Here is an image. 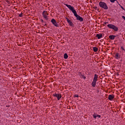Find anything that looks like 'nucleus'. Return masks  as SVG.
<instances>
[{
    "label": "nucleus",
    "mask_w": 125,
    "mask_h": 125,
    "mask_svg": "<svg viewBox=\"0 0 125 125\" xmlns=\"http://www.w3.org/2000/svg\"><path fill=\"white\" fill-rule=\"evenodd\" d=\"M5 1L8 4H10V1L9 0H6Z\"/></svg>",
    "instance_id": "6ab92c4d"
},
{
    "label": "nucleus",
    "mask_w": 125,
    "mask_h": 125,
    "mask_svg": "<svg viewBox=\"0 0 125 125\" xmlns=\"http://www.w3.org/2000/svg\"><path fill=\"white\" fill-rule=\"evenodd\" d=\"M23 13H21V14H19V17H22Z\"/></svg>",
    "instance_id": "412c9836"
},
{
    "label": "nucleus",
    "mask_w": 125,
    "mask_h": 125,
    "mask_svg": "<svg viewBox=\"0 0 125 125\" xmlns=\"http://www.w3.org/2000/svg\"><path fill=\"white\" fill-rule=\"evenodd\" d=\"M119 4V5H120L121 8H122V9H123V10H125V8H124V7H123V6L121 5V4Z\"/></svg>",
    "instance_id": "aec40b11"
},
{
    "label": "nucleus",
    "mask_w": 125,
    "mask_h": 125,
    "mask_svg": "<svg viewBox=\"0 0 125 125\" xmlns=\"http://www.w3.org/2000/svg\"><path fill=\"white\" fill-rule=\"evenodd\" d=\"M51 22L55 27H59V25H58V23H57V22H56V20H55V19H52L51 20Z\"/></svg>",
    "instance_id": "6e6552de"
},
{
    "label": "nucleus",
    "mask_w": 125,
    "mask_h": 125,
    "mask_svg": "<svg viewBox=\"0 0 125 125\" xmlns=\"http://www.w3.org/2000/svg\"><path fill=\"white\" fill-rule=\"evenodd\" d=\"M65 19L66 20V21L70 27H72V28H74V27H75V24H74V23H73L72 20H70L67 17L65 18Z\"/></svg>",
    "instance_id": "20e7f679"
},
{
    "label": "nucleus",
    "mask_w": 125,
    "mask_h": 125,
    "mask_svg": "<svg viewBox=\"0 0 125 125\" xmlns=\"http://www.w3.org/2000/svg\"><path fill=\"white\" fill-rule=\"evenodd\" d=\"M68 54L67 53H65L63 55V58L64 59H68Z\"/></svg>",
    "instance_id": "f3484780"
},
{
    "label": "nucleus",
    "mask_w": 125,
    "mask_h": 125,
    "mask_svg": "<svg viewBox=\"0 0 125 125\" xmlns=\"http://www.w3.org/2000/svg\"><path fill=\"white\" fill-rule=\"evenodd\" d=\"M79 75L81 76V75H83V73H82V72H79Z\"/></svg>",
    "instance_id": "473e14b6"
},
{
    "label": "nucleus",
    "mask_w": 125,
    "mask_h": 125,
    "mask_svg": "<svg viewBox=\"0 0 125 125\" xmlns=\"http://www.w3.org/2000/svg\"><path fill=\"white\" fill-rule=\"evenodd\" d=\"M106 22H104L103 25V26H105V25H106Z\"/></svg>",
    "instance_id": "7c9ffc66"
},
{
    "label": "nucleus",
    "mask_w": 125,
    "mask_h": 125,
    "mask_svg": "<svg viewBox=\"0 0 125 125\" xmlns=\"http://www.w3.org/2000/svg\"><path fill=\"white\" fill-rule=\"evenodd\" d=\"M53 96L54 97H56L58 100H59L60 99H61V98H62V94L61 93L57 94L56 93H55L54 94H53Z\"/></svg>",
    "instance_id": "423d86ee"
},
{
    "label": "nucleus",
    "mask_w": 125,
    "mask_h": 125,
    "mask_svg": "<svg viewBox=\"0 0 125 125\" xmlns=\"http://www.w3.org/2000/svg\"><path fill=\"white\" fill-rule=\"evenodd\" d=\"M93 8H94V9H95V10H96L97 8H98L97 6H93Z\"/></svg>",
    "instance_id": "b1692460"
},
{
    "label": "nucleus",
    "mask_w": 125,
    "mask_h": 125,
    "mask_svg": "<svg viewBox=\"0 0 125 125\" xmlns=\"http://www.w3.org/2000/svg\"><path fill=\"white\" fill-rule=\"evenodd\" d=\"M106 24H108L109 23V22H105Z\"/></svg>",
    "instance_id": "f704fd0d"
},
{
    "label": "nucleus",
    "mask_w": 125,
    "mask_h": 125,
    "mask_svg": "<svg viewBox=\"0 0 125 125\" xmlns=\"http://www.w3.org/2000/svg\"><path fill=\"white\" fill-rule=\"evenodd\" d=\"M114 98H115V95L110 94L108 95V100H110V101L114 100Z\"/></svg>",
    "instance_id": "1a4fd4ad"
},
{
    "label": "nucleus",
    "mask_w": 125,
    "mask_h": 125,
    "mask_svg": "<svg viewBox=\"0 0 125 125\" xmlns=\"http://www.w3.org/2000/svg\"><path fill=\"white\" fill-rule=\"evenodd\" d=\"M122 102H123V103H125V99L122 100Z\"/></svg>",
    "instance_id": "cd10ccee"
},
{
    "label": "nucleus",
    "mask_w": 125,
    "mask_h": 125,
    "mask_svg": "<svg viewBox=\"0 0 125 125\" xmlns=\"http://www.w3.org/2000/svg\"><path fill=\"white\" fill-rule=\"evenodd\" d=\"M74 97H77V98H79V95L75 94L74 95Z\"/></svg>",
    "instance_id": "4be33fe9"
},
{
    "label": "nucleus",
    "mask_w": 125,
    "mask_h": 125,
    "mask_svg": "<svg viewBox=\"0 0 125 125\" xmlns=\"http://www.w3.org/2000/svg\"><path fill=\"white\" fill-rule=\"evenodd\" d=\"M93 79L95 81H97H97H98V75L96 74H95Z\"/></svg>",
    "instance_id": "4468645a"
},
{
    "label": "nucleus",
    "mask_w": 125,
    "mask_h": 125,
    "mask_svg": "<svg viewBox=\"0 0 125 125\" xmlns=\"http://www.w3.org/2000/svg\"><path fill=\"white\" fill-rule=\"evenodd\" d=\"M97 82V81L95 80L94 79H93V82H92V86L93 87H95V86H96V82Z\"/></svg>",
    "instance_id": "f8f14e48"
},
{
    "label": "nucleus",
    "mask_w": 125,
    "mask_h": 125,
    "mask_svg": "<svg viewBox=\"0 0 125 125\" xmlns=\"http://www.w3.org/2000/svg\"><path fill=\"white\" fill-rule=\"evenodd\" d=\"M104 36H105V34L102 33L96 34V37L97 38L98 40H100V39H102V37H104Z\"/></svg>",
    "instance_id": "0eeeda50"
},
{
    "label": "nucleus",
    "mask_w": 125,
    "mask_h": 125,
    "mask_svg": "<svg viewBox=\"0 0 125 125\" xmlns=\"http://www.w3.org/2000/svg\"><path fill=\"white\" fill-rule=\"evenodd\" d=\"M99 78H100V79H101V80H102V79H103V76L101 75V76H100Z\"/></svg>",
    "instance_id": "bb28decb"
},
{
    "label": "nucleus",
    "mask_w": 125,
    "mask_h": 125,
    "mask_svg": "<svg viewBox=\"0 0 125 125\" xmlns=\"http://www.w3.org/2000/svg\"><path fill=\"white\" fill-rule=\"evenodd\" d=\"M22 44H23V45H24V44H25V43H24V42H22Z\"/></svg>",
    "instance_id": "c9c22d12"
},
{
    "label": "nucleus",
    "mask_w": 125,
    "mask_h": 125,
    "mask_svg": "<svg viewBox=\"0 0 125 125\" xmlns=\"http://www.w3.org/2000/svg\"><path fill=\"white\" fill-rule=\"evenodd\" d=\"M41 21L42 22V23H46V21H43V20L41 19Z\"/></svg>",
    "instance_id": "5701e85b"
},
{
    "label": "nucleus",
    "mask_w": 125,
    "mask_h": 125,
    "mask_svg": "<svg viewBox=\"0 0 125 125\" xmlns=\"http://www.w3.org/2000/svg\"><path fill=\"white\" fill-rule=\"evenodd\" d=\"M116 38V35H110L109 36V39L111 40H115V38Z\"/></svg>",
    "instance_id": "ddd939ff"
},
{
    "label": "nucleus",
    "mask_w": 125,
    "mask_h": 125,
    "mask_svg": "<svg viewBox=\"0 0 125 125\" xmlns=\"http://www.w3.org/2000/svg\"><path fill=\"white\" fill-rule=\"evenodd\" d=\"M93 117L94 119H95V120H96V118H97V117L99 118H101V115H98L97 113H94V114L93 115Z\"/></svg>",
    "instance_id": "9b49d317"
},
{
    "label": "nucleus",
    "mask_w": 125,
    "mask_h": 125,
    "mask_svg": "<svg viewBox=\"0 0 125 125\" xmlns=\"http://www.w3.org/2000/svg\"><path fill=\"white\" fill-rule=\"evenodd\" d=\"M96 10H97V11H98V12H100V11H101L99 9V8H97Z\"/></svg>",
    "instance_id": "a878e982"
},
{
    "label": "nucleus",
    "mask_w": 125,
    "mask_h": 125,
    "mask_svg": "<svg viewBox=\"0 0 125 125\" xmlns=\"http://www.w3.org/2000/svg\"><path fill=\"white\" fill-rule=\"evenodd\" d=\"M107 26L108 28L113 30L114 32H118V31H119V27L113 24H108Z\"/></svg>",
    "instance_id": "f03ea898"
},
{
    "label": "nucleus",
    "mask_w": 125,
    "mask_h": 125,
    "mask_svg": "<svg viewBox=\"0 0 125 125\" xmlns=\"http://www.w3.org/2000/svg\"><path fill=\"white\" fill-rule=\"evenodd\" d=\"M48 14V13L46 11H43L42 13L43 18H44V19H45V20L47 21H48V16H47Z\"/></svg>",
    "instance_id": "39448f33"
},
{
    "label": "nucleus",
    "mask_w": 125,
    "mask_h": 125,
    "mask_svg": "<svg viewBox=\"0 0 125 125\" xmlns=\"http://www.w3.org/2000/svg\"><path fill=\"white\" fill-rule=\"evenodd\" d=\"M0 89L1 88H0Z\"/></svg>",
    "instance_id": "e433bc0d"
},
{
    "label": "nucleus",
    "mask_w": 125,
    "mask_h": 125,
    "mask_svg": "<svg viewBox=\"0 0 125 125\" xmlns=\"http://www.w3.org/2000/svg\"><path fill=\"white\" fill-rule=\"evenodd\" d=\"M80 78L81 79H83V80H85V79H86V77L84 76V74H81L80 75Z\"/></svg>",
    "instance_id": "dca6fc26"
},
{
    "label": "nucleus",
    "mask_w": 125,
    "mask_h": 125,
    "mask_svg": "<svg viewBox=\"0 0 125 125\" xmlns=\"http://www.w3.org/2000/svg\"><path fill=\"white\" fill-rule=\"evenodd\" d=\"M114 58H115V59H120V58H121V55H120L119 53H114Z\"/></svg>",
    "instance_id": "9d476101"
},
{
    "label": "nucleus",
    "mask_w": 125,
    "mask_h": 125,
    "mask_svg": "<svg viewBox=\"0 0 125 125\" xmlns=\"http://www.w3.org/2000/svg\"><path fill=\"white\" fill-rule=\"evenodd\" d=\"M6 107H7V108H9V107H10V105H7L6 106Z\"/></svg>",
    "instance_id": "c756f323"
},
{
    "label": "nucleus",
    "mask_w": 125,
    "mask_h": 125,
    "mask_svg": "<svg viewBox=\"0 0 125 125\" xmlns=\"http://www.w3.org/2000/svg\"><path fill=\"white\" fill-rule=\"evenodd\" d=\"M43 26H47V24L45 23V24L43 25Z\"/></svg>",
    "instance_id": "2f4dec72"
},
{
    "label": "nucleus",
    "mask_w": 125,
    "mask_h": 125,
    "mask_svg": "<svg viewBox=\"0 0 125 125\" xmlns=\"http://www.w3.org/2000/svg\"><path fill=\"white\" fill-rule=\"evenodd\" d=\"M116 76H119V72H117L116 73Z\"/></svg>",
    "instance_id": "c85d7f7f"
},
{
    "label": "nucleus",
    "mask_w": 125,
    "mask_h": 125,
    "mask_svg": "<svg viewBox=\"0 0 125 125\" xmlns=\"http://www.w3.org/2000/svg\"><path fill=\"white\" fill-rule=\"evenodd\" d=\"M93 50L94 52H97V51H98V48H97V47H93Z\"/></svg>",
    "instance_id": "2eb2a0df"
},
{
    "label": "nucleus",
    "mask_w": 125,
    "mask_h": 125,
    "mask_svg": "<svg viewBox=\"0 0 125 125\" xmlns=\"http://www.w3.org/2000/svg\"><path fill=\"white\" fill-rule=\"evenodd\" d=\"M110 2H112V3H114L115 1H117V0H110Z\"/></svg>",
    "instance_id": "a211bd4d"
},
{
    "label": "nucleus",
    "mask_w": 125,
    "mask_h": 125,
    "mask_svg": "<svg viewBox=\"0 0 125 125\" xmlns=\"http://www.w3.org/2000/svg\"><path fill=\"white\" fill-rule=\"evenodd\" d=\"M121 49H122V50H124V51H125V48H124V47H123V46H121Z\"/></svg>",
    "instance_id": "393cba45"
},
{
    "label": "nucleus",
    "mask_w": 125,
    "mask_h": 125,
    "mask_svg": "<svg viewBox=\"0 0 125 125\" xmlns=\"http://www.w3.org/2000/svg\"><path fill=\"white\" fill-rule=\"evenodd\" d=\"M99 5L100 7H101V8H103L105 10H107V9H108V6H107V4H106L105 2H103V1L99 2Z\"/></svg>",
    "instance_id": "7ed1b4c3"
},
{
    "label": "nucleus",
    "mask_w": 125,
    "mask_h": 125,
    "mask_svg": "<svg viewBox=\"0 0 125 125\" xmlns=\"http://www.w3.org/2000/svg\"><path fill=\"white\" fill-rule=\"evenodd\" d=\"M97 93H98V92H99V89H97Z\"/></svg>",
    "instance_id": "72a5a7b5"
},
{
    "label": "nucleus",
    "mask_w": 125,
    "mask_h": 125,
    "mask_svg": "<svg viewBox=\"0 0 125 125\" xmlns=\"http://www.w3.org/2000/svg\"><path fill=\"white\" fill-rule=\"evenodd\" d=\"M64 5H65V6H67L69 9L70 11L73 13L77 21H80V22H83V18L81 17V16L78 14V13H77V11H76V9H75V7L74 6L68 4H64Z\"/></svg>",
    "instance_id": "f257e3e1"
}]
</instances>
